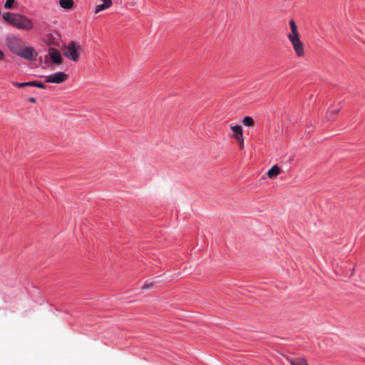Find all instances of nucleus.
<instances>
[{
    "mask_svg": "<svg viewBox=\"0 0 365 365\" xmlns=\"http://www.w3.org/2000/svg\"><path fill=\"white\" fill-rule=\"evenodd\" d=\"M2 16L6 22L19 29L28 31L34 26L29 18L19 14L6 12Z\"/></svg>",
    "mask_w": 365,
    "mask_h": 365,
    "instance_id": "1",
    "label": "nucleus"
},
{
    "mask_svg": "<svg viewBox=\"0 0 365 365\" xmlns=\"http://www.w3.org/2000/svg\"><path fill=\"white\" fill-rule=\"evenodd\" d=\"M81 49V46L78 43L71 41L67 45H64L62 48L64 56L69 60L75 62L79 59L78 51Z\"/></svg>",
    "mask_w": 365,
    "mask_h": 365,
    "instance_id": "2",
    "label": "nucleus"
},
{
    "mask_svg": "<svg viewBox=\"0 0 365 365\" xmlns=\"http://www.w3.org/2000/svg\"><path fill=\"white\" fill-rule=\"evenodd\" d=\"M6 44L10 51L18 55L23 46L25 45L24 41L17 37H10L6 39Z\"/></svg>",
    "mask_w": 365,
    "mask_h": 365,
    "instance_id": "3",
    "label": "nucleus"
},
{
    "mask_svg": "<svg viewBox=\"0 0 365 365\" xmlns=\"http://www.w3.org/2000/svg\"><path fill=\"white\" fill-rule=\"evenodd\" d=\"M288 39L291 42L296 55L298 57H303L304 56V49L303 43L299 38V35L297 36H287Z\"/></svg>",
    "mask_w": 365,
    "mask_h": 365,
    "instance_id": "4",
    "label": "nucleus"
},
{
    "mask_svg": "<svg viewBox=\"0 0 365 365\" xmlns=\"http://www.w3.org/2000/svg\"><path fill=\"white\" fill-rule=\"evenodd\" d=\"M18 56L27 61H34L36 59L38 53L34 48L24 45Z\"/></svg>",
    "mask_w": 365,
    "mask_h": 365,
    "instance_id": "5",
    "label": "nucleus"
},
{
    "mask_svg": "<svg viewBox=\"0 0 365 365\" xmlns=\"http://www.w3.org/2000/svg\"><path fill=\"white\" fill-rule=\"evenodd\" d=\"M68 78V74L65 73L64 72H56L45 76V82L58 84L66 81Z\"/></svg>",
    "mask_w": 365,
    "mask_h": 365,
    "instance_id": "6",
    "label": "nucleus"
},
{
    "mask_svg": "<svg viewBox=\"0 0 365 365\" xmlns=\"http://www.w3.org/2000/svg\"><path fill=\"white\" fill-rule=\"evenodd\" d=\"M48 54L51 57L52 62L55 64H61L63 61V58L59 52L55 48H50L48 50Z\"/></svg>",
    "mask_w": 365,
    "mask_h": 365,
    "instance_id": "7",
    "label": "nucleus"
},
{
    "mask_svg": "<svg viewBox=\"0 0 365 365\" xmlns=\"http://www.w3.org/2000/svg\"><path fill=\"white\" fill-rule=\"evenodd\" d=\"M231 130L232 131V138L235 140L241 138L243 137L242 128L241 125H232L231 126Z\"/></svg>",
    "mask_w": 365,
    "mask_h": 365,
    "instance_id": "8",
    "label": "nucleus"
},
{
    "mask_svg": "<svg viewBox=\"0 0 365 365\" xmlns=\"http://www.w3.org/2000/svg\"><path fill=\"white\" fill-rule=\"evenodd\" d=\"M282 173L281 168L275 165L272 166L267 172V176L269 178H274Z\"/></svg>",
    "mask_w": 365,
    "mask_h": 365,
    "instance_id": "9",
    "label": "nucleus"
},
{
    "mask_svg": "<svg viewBox=\"0 0 365 365\" xmlns=\"http://www.w3.org/2000/svg\"><path fill=\"white\" fill-rule=\"evenodd\" d=\"M341 109V107L339 106H331L329 108L328 113L327 114V118L329 120H331L332 119H334V115H336Z\"/></svg>",
    "mask_w": 365,
    "mask_h": 365,
    "instance_id": "10",
    "label": "nucleus"
},
{
    "mask_svg": "<svg viewBox=\"0 0 365 365\" xmlns=\"http://www.w3.org/2000/svg\"><path fill=\"white\" fill-rule=\"evenodd\" d=\"M287 360L292 365H309L307 361L303 358H291L287 357Z\"/></svg>",
    "mask_w": 365,
    "mask_h": 365,
    "instance_id": "11",
    "label": "nucleus"
},
{
    "mask_svg": "<svg viewBox=\"0 0 365 365\" xmlns=\"http://www.w3.org/2000/svg\"><path fill=\"white\" fill-rule=\"evenodd\" d=\"M59 5L65 9H71L73 7V0H59Z\"/></svg>",
    "mask_w": 365,
    "mask_h": 365,
    "instance_id": "12",
    "label": "nucleus"
},
{
    "mask_svg": "<svg viewBox=\"0 0 365 365\" xmlns=\"http://www.w3.org/2000/svg\"><path fill=\"white\" fill-rule=\"evenodd\" d=\"M289 26L291 29V33H289L287 36H297L299 35L297 26L294 20H290L289 22Z\"/></svg>",
    "mask_w": 365,
    "mask_h": 365,
    "instance_id": "13",
    "label": "nucleus"
},
{
    "mask_svg": "<svg viewBox=\"0 0 365 365\" xmlns=\"http://www.w3.org/2000/svg\"><path fill=\"white\" fill-rule=\"evenodd\" d=\"M110 7H111V6H109L108 4H98L95 7L94 13L98 14L102 11L108 9Z\"/></svg>",
    "mask_w": 365,
    "mask_h": 365,
    "instance_id": "14",
    "label": "nucleus"
},
{
    "mask_svg": "<svg viewBox=\"0 0 365 365\" xmlns=\"http://www.w3.org/2000/svg\"><path fill=\"white\" fill-rule=\"evenodd\" d=\"M242 123L245 125V126H249V127H252L255 124V121L254 120L252 119V118H251L250 116H246L243 118L242 120Z\"/></svg>",
    "mask_w": 365,
    "mask_h": 365,
    "instance_id": "15",
    "label": "nucleus"
},
{
    "mask_svg": "<svg viewBox=\"0 0 365 365\" xmlns=\"http://www.w3.org/2000/svg\"><path fill=\"white\" fill-rule=\"evenodd\" d=\"M14 3L15 0H6L4 4V8L6 9H14Z\"/></svg>",
    "mask_w": 365,
    "mask_h": 365,
    "instance_id": "16",
    "label": "nucleus"
},
{
    "mask_svg": "<svg viewBox=\"0 0 365 365\" xmlns=\"http://www.w3.org/2000/svg\"><path fill=\"white\" fill-rule=\"evenodd\" d=\"M239 145V148L240 150H242L244 148V139L243 137L239 139L235 140Z\"/></svg>",
    "mask_w": 365,
    "mask_h": 365,
    "instance_id": "17",
    "label": "nucleus"
},
{
    "mask_svg": "<svg viewBox=\"0 0 365 365\" xmlns=\"http://www.w3.org/2000/svg\"><path fill=\"white\" fill-rule=\"evenodd\" d=\"M12 84L18 88H24V87L26 86V82H24V83L12 82Z\"/></svg>",
    "mask_w": 365,
    "mask_h": 365,
    "instance_id": "18",
    "label": "nucleus"
},
{
    "mask_svg": "<svg viewBox=\"0 0 365 365\" xmlns=\"http://www.w3.org/2000/svg\"><path fill=\"white\" fill-rule=\"evenodd\" d=\"M153 287V284L152 282L150 283H145L142 289H148Z\"/></svg>",
    "mask_w": 365,
    "mask_h": 365,
    "instance_id": "19",
    "label": "nucleus"
},
{
    "mask_svg": "<svg viewBox=\"0 0 365 365\" xmlns=\"http://www.w3.org/2000/svg\"><path fill=\"white\" fill-rule=\"evenodd\" d=\"M36 87L39 88H42V89L46 88V86H45V85L43 83H42L41 82H38V81H36Z\"/></svg>",
    "mask_w": 365,
    "mask_h": 365,
    "instance_id": "20",
    "label": "nucleus"
},
{
    "mask_svg": "<svg viewBox=\"0 0 365 365\" xmlns=\"http://www.w3.org/2000/svg\"><path fill=\"white\" fill-rule=\"evenodd\" d=\"M101 1H103V4H108L109 6H111L113 5V2H112V0H100Z\"/></svg>",
    "mask_w": 365,
    "mask_h": 365,
    "instance_id": "21",
    "label": "nucleus"
},
{
    "mask_svg": "<svg viewBox=\"0 0 365 365\" xmlns=\"http://www.w3.org/2000/svg\"><path fill=\"white\" fill-rule=\"evenodd\" d=\"M36 81H29V82H26V86H33V87H36Z\"/></svg>",
    "mask_w": 365,
    "mask_h": 365,
    "instance_id": "22",
    "label": "nucleus"
},
{
    "mask_svg": "<svg viewBox=\"0 0 365 365\" xmlns=\"http://www.w3.org/2000/svg\"><path fill=\"white\" fill-rule=\"evenodd\" d=\"M28 101H29L30 103H36V99L35 98H33V97H32V98H29L28 99Z\"/></svg>",
    "mask_w": 365,
    "mask_h": 365,
    "instance_id": "23",
    "label": "nucleus"
},
{
    "mask_svg": "<svg viewBox=\"0 0 365 365\" xmlns=\"http://www.w3.org/2000/svg\"><path fill=\"white\" fill-rule=\"evenodd\" d=\"M4 57V53L0 50V60H2Z\"/></svg>",
    "mask_w": 365,
    "mask_h": 365,
    "instance_id": "24",
    "label": "nucleus"
},
{
    "mask_svg": "<svg viewBox=\"0 0 365 365\" xmlns=\"http://www.w3.org/2000/svg\"><path fill=\"white\" fill-rule=\"evenodd\" d=\"M49 44H53V45H55V43H53V42H49Z\"/></svg>",
    "mask_w": 365,
    "mask_h": 365,
    "instance_id": "25",
    "label": "nucleus"
}]
</instances>
